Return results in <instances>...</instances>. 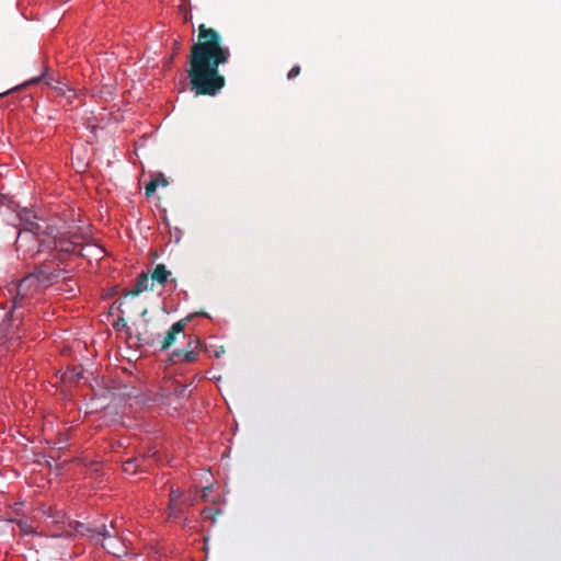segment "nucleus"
Returning a JSON list of instances; mask_svg holds the SVG:
<instances>
[{
    "instance_id": "obj_1",
    "label": "nucleus",
    "mask_w": 561,
    "mask_h": 561,
    "mask_svg": "<svg viewBox=\"0 0 561 561\" xmlns=\"http://www.w3.org/2000/svg\"><path fill=\"white\" fill-rule=\"evenodd\" d=\"M230 58V50L222 45L220 34L205 24L198 26V41L191 47L187 77L196 95L218 94L226 84L219 66Z\"/></svg>"
},
{
    "instance_id": "obj_2",
    "label": "nucleus",
    "mask_w": 561,
    "mask_h": 561,
    "mask_svg": "<svg viewBox=\"0 0 561 561\" xmlns=\"http://www.w3.org/2000/svg\"><path fill=\"white\" fill-rule=\"evenodd\" d=\"M81 238L70 232L60 231L57 227L46 226L44 237L37 252H48L54 260H62L64 255L76 252L81 244Z\"/></svg>"
},
{
    "instance_id": "obj_3",
    "label": "nucleus",
    "mask_w": 561,
    "mask_h": 561,
    "mask_svg": "<svg viewBox=\"0 0 561 561\" xmlns=\"http://www.w3.org/2000/svg\"><path fill=\"white\" fill-rule=\"evenodd\" d=\"M49 280V276L38 270L30 273L22 278L15 286V296L13 297V308L23 307L26 301L36 297L43 289L44 283Z\"/></svg>"
},
{
    "instance_id": "obj_4",
    "label": "nucleus",
    "mask_w": 561,
    "mask_h": 561,
    "mask_svg": "<svg viewBox=\"0 0 561 561\" xmlns=\"http://www.w3.org/2000/svg\"><path fill=\"white\" fill-rule=\"evenodd\" d=\"M38 512L46 517V520L59 526V533L55 536H72L75 533L83 534L80 528H83V524L70 520L61 510H57L54 506L41 505Z\"/></svg>"
},
{
    "instance_id": "obj_5",
    "label": "nucleus",
    "mask_w": 561,
    "mask_h": 561,
    "mask_svg": "<svg viewBox=\"0 0 561 561\" xmlns=\"http://www.w3.org/2000/svg\"><path fill=\"white\" fill-rule=\"evenodd\" d=\"M36 216L27 210L24 209L20 215V220L22 222V228L19 231V234L16 237L15 244L18 249L26 244L31 239L37 238L38 239V247L41 245V238L44 237L45 229H43V226L35 221Z\"/></svg>"
},
{
    "instance_id": "obj_6",
    "label": "nucleus",
    "mask_w": 561,
    "mask_h": 561,
    "mask_svg": "<svg viewBox=\"0 0 561 561\" xmlns=\"http://www.w3.org/2000/svg\"><path fill=\"white\" fill-rule=\"evenodd\" d=\"M148 289L152 290L153 284L148 274L141 273L138 276L137 283L134 286V288L126 290L123 297L115 302L118 305V311L122 313H127L131 311V299H134L136 296Z\"/></svg>"
},
{
    "instance_id": "obj_7",
    "label": "nucleus",
    "mask_w": 561,
    "mask_h": 561,
    "mask_svg": "<svg viewBox=\"0 0 561 561\" xmlns=\"http://www.w3.org/2000/svg\"><path fill=\"white\" fill-rule=\"evenodd\" d=\"M80 530L83 533L81 534L82 536L90 534L94 539L102 537L104 540L103 542H106L117 536L115 522H111L110 526L105 524H93L92 526L83 525V528H80Z\"/></svg>"
},
{
    "instance_id": "obj_8",
    "label": "nucleus",
    "mask_w": 561,
    "mask_h": 561,
    "mask_svg": "<svg viewBox=\"0 0 561 561\" xmlns=\"http://www.w3.org/2000/svg\"><path fill=\"white\" fill-rule=\"evenodd\" d=\"M186 322H187V319H182V320L175 322L174 324H172L171 329L168 331V333L161 341V344H160L161 351L169 350L175 343L176 337L180 334H183Z\"/></svg>"
},
{
    "instance_id": "obj_9",
    "label": "nucleus",
    "mask_w": 561,
    "mask_h": 561,
    "mask_svg": "<svg viewBox=\"0 0 561 561\" xmlns=\"http://www.w3.org/2000/svg\"><path fill=\"white\" fill-rule=\"evenodd\" d=\"M159 336V333L153 331L150 328V321L145 320V323L141 325L140 330L137 331L136 339L141 345L146 346H152L157 339Z\"/></svg>"
},
{
    "instance_id": "obj_10",
    "label": "nucleus",
    "mask_w": 561,
    "mask_h": 561,
    "mask_svg": "<svg viewBox=\"0 0 561 561\" xmlns=\"http://www.w3.org/2000/svg\"><path fill=\"white\" fill-rule=\"evenodd\" d=\"M103 548L106 549L110 553L122 557L127 553L126 546L121 541V539L115 536L113 539L103 542Z\"/></svg>"
},
{
    "instance_id": "obj_11",
    "label": "nucleus",
    "mask_w": 561,
    "mask_h": 561,
    "mask_svg": "<svg viewBox=\"0 0 561 561\" xmlns=\"http://www.w3.org/2000/svg\"><path fill=\"white\" fill-rule=\"evenodd\" d=\"M171 275V272L167 270L164 264H158L154 266L153 271L150 274V279L152 284L157 282L160 285H164Z\"/></svg>"
},
{
    "instance_id": "obj_12",
    "label": "nucleus",
    "mask_w": 561,
    "mask_h": 561,
    "mask_svg": "<svg viewBox=\"0 0 561 561\" xmlns=\"http://www.w3.org/2000/svg\"><path fill=\"white\" fill-rule=\"evenodd\" d=\"M197 353L194 350H176L171 354L170 359L174 363L176 362H186L191 363L196 359Z\"/></svg>"
},
{
    "instance_id": "obj_13",
    "label": "nucleus",
    "mask_w": 561,
    "mask_h": 561,
    "mask_svg": "<svg viewBox=\"0 0 561 561\" xmlns=\"http://www.w3.org/2000/svg\"><path fill=\"white\" fill-rule=\"evenodd\" d=\"M47 84L51 85L58 95L65 96L68 102L76 98V92L61 82H56L55 85L50 82H47Z\"/></svg>"
},
{
    "instance_id": "obj_14",
    "label": "nucleus",
    "mask_w": 561,
    "mask_h": 561,
    "mask_svg": "<svg viewBox=\"0 0 561 561\" xmlns=\"http://www.w3.org/2000/svg\"><path fill=\"white\" fill-rule=\"evenodd\" d=\"M181 497V492L179 490L172 489L170 492V517L176 516L178 513H180V510H178L174 505L175 501H178Z\"/></svg>"
},
{
    "instance_id": "obj_15",
    "label": "nucleus",
    "mask_w": 561,
    "mask_h": 561,
    "mask_svg": "<svg viewBox=\"0 0 561 561\" xmlns=\"http://www.w3.org/2000/svg\"><path fill=\"white\" fill-rule=\"evenodd\" d=\"M138 459L130 458L123 463V469L126 473L134 474L138 469Z\"/></svg>"
},
{
    "instance_id": "obj_16",
    "label": "nucleus",
    "mask_w": 561,
    "mask_h": 561,
    "mask_svg": "<svg viewBox=\"0 0 561 561\" xmlns=\"http://www.w3.org/2000/svg\"><path fill=\"white\" fill-rule=\"evenodd\" d=\"M202 516L205 518V519H210L211 522H215L216 520V517L221 514V511L218 510V508H214V507H205L203 508L202 511Z\"/></svg>"
},
{
    "instance_id": "obj_17",
    "label": "nucleus",
    "mask_w": 561,
    "mask_h": 561,
    "mask_svg": "<svg viewBox=\"0 0 561 561\" xmlns=\"http://www.w3.org/2000/svg\"><path fill=\"white\" fill-rule=\"evenodd\" d=\"M125 313L121 312V316L114 322L113 327L118 330H124L126 333H129L130 328L127 324L126 319L124 318Z\"/></svg>"
},
{
    "instance_id": "obj_18",
    "label": "nucleus",
    "mask_w": 561,
    "mask_h": 561,
    "mask_svg": "<svg viewBox=\"0 0 561 561\" xmlns=\"http://www.w3.org/2000/svg\"><path fill=\"white\" fill-rule=\"evenodd\" d=\"M18 527L21 530V533L28 535L34 533V528L31 523H28L25 519H21L18 522Z\"/></svg>"
},
{
    "instance_id": "obj_19",
    "label": "nucleus",
    "mask_w": 561,
    "mask_h": 561,
    "mask_svg": "<svg viewBox=\"0 0 561 561\" xmlns=\"http://www.w3.org/2000/svg\"><path fill=\"white\" fill-rule=\"evenodd\" d=\"M159 186V179L151 180L145 187V194L147 197H150Z\"/></svg>"
},
{
    "instance_id": "obj_20",
    "label": "nucleus",
    "mask_w": 561,
    "mask_h": 561,
    "mask_svg": "<svg viewBox=\"0 0 561 561\" xmlns=\"http://www.w3.org/2000/svg\"><path fill=\"white\" fill-rule=\"evenodd\" d=\"M199 340L198 339H191L188 342H187V346L185 350H194V352H196V350L199 347Z\"/></svg>"
},
{
    "instance_id": "obj_21",
    "label": "nucleus",
    "mask_w": 561,
    "mask_h": 561,
    "mask_svg": "<svg viewBox=\"0 0 561 561\" xmlns=\"http://www.w3.org/2000/svg\"><path fill=\"white\" fill-rule=\"evenodd\" d=\"M300 73V67L299 66H294L289 72L287 73V78L290 80V79H294L296 78L298 75Z\"/></svg>"
},
{
    "instance_id": "obj_22",
    "label": "nucleus",
    "mask_w": 561,
    "mask_h": 561,
    "mask_svg": "<svg viewBox=\"0 0 561 561\" xmlns=\"http://www.w3.org/2000/svg\"><path fill=\"white\" fill-rule=\"evenodd\" d=\"M210 490H211L210 485L203 488V490H202V499L203 500H206L208 497Z\"/></svg>"
},
{
    "instance_id": "obj_23",
    "label": "nucleus",
    "mask_w": 561,
    "mask_h": 561,
    "mask_svg": "<svg viewBox=\"0 0 561 561\" xmlns=\"http://www.w3.org/2000/svg\"><path fill=\"white\" fill-rule=\"evenodd\" d=\"M157 179H159V185L161 186H167L169 184L168 180L162 174H160Z\"/></svg>"
},
{
    "instance_id": "obj_24",
    "label": "nucleus",
    "mask_w": 561,
    "mask_h": 561,
    "mask_svg": "<svg viewBox=\"0 0 561 561\" xmlns=\"http://www.w3.org/2000/svg\"><path fill=\"white\" fill-rule=\"evenodd\" d=\"M180 49V43L179 41H174V44H173V54H176Z\"/></svg>"
},
{
    "instance_id": "obj_25",
    "label": "nucleus",
    "mask_w": 561,
    "mask_h": 561,
    "mask_svg": "<svg viewBox=\"0 0 561 561\" xmlns=\"http://www.w3.org/2000/svg\"><path fill=\"white\" fill-rule=\"evenodd\" d=\"M147 313H148V309H147V308H144V309L141 310V312H140V316H141L142 318H145V317L147 316Z\"/></svg>"
},
{
    "instance_id": "obj_26",
    "label": "nucleus",
    "mask_w": 561,
    "mask_h": 561,
    "mask_svg": "<svg viewBox=\"0 0 561 561\" xmlns=\"http://www.w3.org/2000/svg\"><path fill=\"white\" fill-rule=\"evenodd\" d=\"M197 314H199V316H207L206 312H203V311L198 312Z\"/></svg>"
},
{
    "instance_id": "obj_27",
    "label": "nucleus",
    "mask_w": 561,
    "mask_h": 561,
    "mask_svg": "<svg viewBox=\"0 0 561 561\" xmlns=\"http://www.w3.org/2000/svg\"><path fill=\"white\" fill-rule=\"evenodd\" d=\"M8 93H9V91L3 92V93H0V96L5 95V94H8Z\"/></svg>"
}]
</instances>
